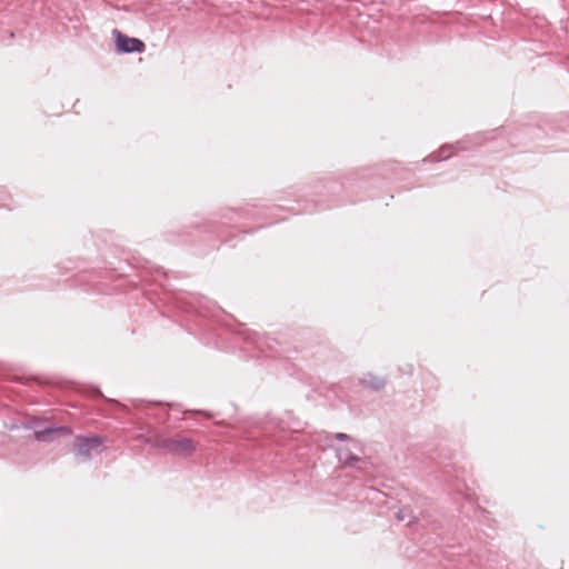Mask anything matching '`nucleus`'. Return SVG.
<instances>
[{"label":"nucleus","mask_w":569,"mask_h":569,"mask_svg":"<svg viewBox=\"0 0 569 569\" xmlns=\"http://www.w3.org/2000/svg\"><path fill=\"white\" fill-rule=\"evenodd\" d=\"M156 446L180 457H188L194 451L192 440L181 436L160 438L157 440Z\"/></svg>","instance_id":"nucleus-1"},{"label":"nucleus","mask_w":569,"mask_h":569,"mask_svg":"<svg viewBox=\"0 0 569 569\" xmlns=\"http://www.w3.org/2000/svg\"><path fill=\"white\" fill-rule=\"evenodd\" d=\"M103 439L98 436H79L74 440V450L77 456L89 458L92 450H98L102 446Z\"/></svg>","instance_id":"nucleus-2"},{"label":"nucleus","mask_w":569,"mask_h":569,"mask_svg":"<svg viewBox=\"0 0 569 569\" xmlns=\"http://www.w3.org/2000/svg\"><path fill=\"white\" fill-rule=\"evenodd\" d=\"M117 48L121 52H142L146 48L144 43L137 38H129L120 31L114 30Z\"/></svg>","instance_id":"nucleus-3"},{"label":"nucleus","mask_w":569,"mask_h":569,"mask_svg":"<svg viewBox=\"0 0 569 569\" xmlns=\"http://www.w3.org/2000/svg\"><path fill=\"white\" fill-rule=\"evenodd\" d=\"M71 431L68 427H59V428H47L43 430H38L34 432V437L39 441H48L52 439L53 435L64 433L69 435Z\"/></svg>","instance_id":"nucleus-4"},{"label":"nucleus","mask_w":569,"mask_h":569,"mask_svg":"<svg viewBox=\"0 0 569 569\" xmlns=\"http://www.w3.org/2000/svg\"><path fill=\"white\" fill-rule=\"evenodd\" d=\"M337 457L339 461L345 466H351L353 462L359 461L356 455H353L348 448L339 447L337 449Z\"/></svg>","instance_id":"nucleus-5"},{"label":"nucleus","mask_w":569,"mask_h":569,"mask_svg":"<svg viewBox=\"0 0 569 569\" xmlns=\"http://www.w3.org/2000/svg\"><path fill=\"white\" fill-rule=\"evenodd\" d=\"M361 383L373 390H380L385 386V380L369 373L361 379Z\"/></svg>","instance_id":"nucleus-6"},{"label":"nucleus","mask_w":569,"mask_h":569,"mask_svg":"<svg viewBox=\"0 0 569 569\" xmlns=\"http://www.w3.org/2000/svg\"><path fill=\"white\" fill-rule=\"evenodd\" d=\"M396 517L399 521H407L408 526H411L415 521V516L407 510H399Z\"/></svg>","instance_id":"nucleus-7"},{"label":"nucleus","mask_w":569,"mask_h":569,"mask_svg":"<svg viewBox=\"0 0 569 569\" xmlns=\"http://www.w3.org/2000/svg\"><path fill=\"white\" fill-rule=\"evenodd\" d=\"M450 156H451V147H442L439 150L437 159L443 160V159L449 158Z\"/></svg>","instance_id":"nucleus-8"},{"label":"nucleus","mask_w":569,"mask_h":569,"mask_svg":"<svg viewBox=\"0 0 569 569\" xmlns=\"http://www.w3.org/2000/svg\"><path fill=\"white\" fill-rule=\"evenodd\" d=\"M336 439H338V440H347V439H349V436L346 435V433H337L336 435Z\"/></svg>","instance_id":"nucleus-9"}]
</instances>
